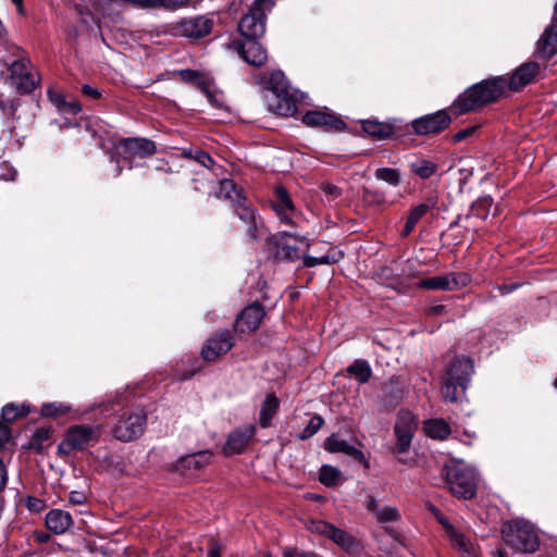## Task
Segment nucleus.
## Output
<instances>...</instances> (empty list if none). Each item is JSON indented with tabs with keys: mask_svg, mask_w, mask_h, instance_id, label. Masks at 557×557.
<instances>
[{
	"mask_svg": "<svg viewBox=\"0 0 557 557\" xmlns=\"http://www.w3.org/2000/svg\"><path fill=\"white\" fill-rule=\"evenodd\" d=\"M435 516H436L437 521L443 525L446 536H448L450 534V530H456V528L441 512L436 511Z\"/></svg>",
	"mask_w": 557,
	"mask_h": 557,
	"instance_id": "nucleus-57",
	"label": "nucleus"
},
{
	"mask_svg": "<svg viewBox=\"0 0 557 557\" xmlns=\"http://www.w3.org/2000/svg\"><path fill=\"white\" fill-rule=\"evenodd\" d=\"M493 199L490 196L480 197L472 203L471 213L480 219H485L488 215Z\"/></svg>",
	"mask_w": 557,
	"mask_h": 557,
	"instance_id": "nucleus-42",
	"label": "nucleus"
},
{
	"mask_svg": "<svg viewBox=\"0 0 557 557\" xmlns=\"http://www.w3.org/2000/svg\"><path fill=\"white\" fill-rule=\"evenodd\" d=\"M435 207V202L428 201L413 207L407 214L406 223L400 232L401 237H407L419 221Z\"/></svg>",
	"mask_w": 557,
	"mask_h": 557,
	"instance_id": "nucleus-28",
	"label": "nucleus"
},
{
	"mask_svg": "<svg viewBox=\"0 0 557 557\" xmlns=\"http://www.w3.org/2000/svg\"><path fill=\"white\" fill-rule=\"evenodd\" d=\"M70 407L62 404H45L41 407V414L45 417H55L66 413Z\"/></svg>",
	"mask_w": 557,
	"mask_h": 557,
	"instance_id": "nucleus-49",
	"label": "nucleus"
},
{
	"mask_svg": "<svg viewBox=\"0 0 557 557\" xmlns=\"http://www.w3.org/2000/svg\"><path fill=\"white\" fill-rule=\"evenodd\" d=\"M275 0H255L249 13L242 17L238 29L245 39H257L265 32V16Z\"/></svg>",
	"mask_w": 557,
	"mask_h": 557,
	"instance_id": "nucleus-4",
	"label": "nucleus"
},
{
	"mask_svg": "<svg viewBox=\"0 0 557 557\" xmlns=\"http://www.w3.org/2000/svg\"><path fill=\"white\" fill-rule=\"evenodd\" d=\"M14 49L16 50L15 54L18 57V59L13 61L9 66L10 76L13 82L23 74L28 73L30 65L29 60L24 57L22 50L18 47H14Z\"/></svg>",
	"mask_w": 557,
	"mask_h": 557,
	"instance_id": "nucleus-36",
	"label": "nucleus"
},
{
	"mask_svg": "<svg viewBox=\"0 0 557 557\" xmlns=\"http://www.w3.org/2000/svg\"><path fill=\"white\" fill-rule=\"evenodd\" d=\"M278 408V399L273 394L267 395L264 398L259 417V423L262 428L270 425L271 419L275 416Z\"/></svg>",
	"mask_w": 557,
	"mask_h": 557,
	"instance_id": "nucleus-32",
	"label": "nucleus"
},
{
	"mask_svg": "<svg viewBox=\"0 0 557 557\" xmlns=\"http://www.w3.org/2000/svg\"><path fill=\"white\" fill-rule=\"evenodd\" d=\"M208 557H221V546L213 540L210 543Z\"/></svg>",
	"mask_w": 557,
	"mask_h": 557,
	"instance_id": "nucleus-61",
	"label": "nucleus"
},
{
	"mask_svg": "<svg viewBox=\"0 0 557 557\" xmlns=\"http://www.w3.org/2000/svg\"><path fill=\"white\" fill-rule=\"evenodd\" d=\"M473 371V361L469 357L457 356L447 364L441 381L446 401L456 403L465 396Z\"/></svg>",
	"mask_w": 557,
	"mask_h": 557,
	"instance_id": "nucleus-2",
	"label": "nucleus"
},
{
	"mask_svg": "<svg viewBox=\"0 0 557 557\" xmlns=\"http://www.w3.org/2000/svg\"><path fill=\"white\" fill-rule=\"evenodd\" d=\"M450 290L460 289L470 283V276L467 273H448Z\"/></svg>",
	"mask_w": 557,
	"mask_h": 557,
	"instance_id": "nucleus-48",
	"label": "nucleus"
},
{
	"mask_svg": "<svg viewBox=\"0 0 557 557\" xmlns=\"http://www.w3.org/2000/svg\"><path fill=\"white\" fill-rule=\"evenodd\" d=\"M0 110L4 115L12 116L15 113V104L13 101H0Z\"/></svg>",
	"mask_w": 557,
	"mask_h": 557,
	"instance_id": "nucleus-56",
	"label": "nucleus"
},
{
	"mask_svg": "<svg viewBox=\"0 0 557 557\" xmlns=\"http://www.w3.org/2000/svg\"><path fill=\"white\" fill-rule=\"evenodd\" d=\"M330 540H332L335 544L342 547L345 550L352 549L355 545V539L348 532L338 529L336 527H332L331 532L329 534Z\"/></svg>",
	"mask_w": 557,
	"mask_h": 557,
	"instance_id": "nucleus-37",
	"label": "nucleus"
},
{
	"mask_svg": "<svg viewBox=\"0 0 557 557\" xmlns=\"http://www.w3.org/2000/svg\"><path fill=\"white\" fill-rule=\"evenodd\" d=\"M450 121L448 113L445 110H440L412 121V129L418 135L437 134L447 128Z\"/></svg>",
	"mask_w": 557,
	"mask_h": 557,
	"instance_id": "nucleus-12",
	"label": "nucleus"
},
{
	"mask_svg": "<svg viewBox=\"0 0 557 557\" xmlns=\"http://www.w3.org/2000/svg\"><path fill=\"white\" fill-rule=\"evenodd\" d=\"M347 373L354 376L359 383L369 382L372 376V369L364 359H356L348 368Z\"/></svg>",
	"mask_w": 557,
	"mask_h": 557,
	"instance_id": "nucleus-33",
	"label": "nucleus"
},
{
	"mask_svg": "<svg viewBox=\"0 0 557 557\" xmlns=\"http://www.w3.org/2000/svg\"><path fill=\"white\" fill-rule=\"evenodd\" d=\"M263 317V307L258 302L251 304L247 306L237 317L235 322V330L240 333L253 332L259 327Z\"/></svg>",
	"mask_w": 557,
	"mask_h": 557,
	"instance_id": "nucleus-19",
	"label": "nucleus"
},
{
	"mask_svg": "<svg viewBox=\"0 0 557 557\" xmlns=\"http://www.w3.org/2000/svg\"><path fill=\"white\" fill-rule=\"evenodd\" d=\"M211 457L212 455L208 450L183 456L173 466V471L184 476H191L208 466Z\"/></svg>",
	"mask_w": 557,
	"mask_h": 557,
	"instance_id": "nucleus-15",
	"label": "nucleus"
},
{
	"mask_svg": "<svg viewBox=\"0 0 557 557\" xmlns=\"http://www.w3.org/2000/svg\"><path fill=\"white\" fill-rule=\"evenodd\" d=\"M363 199L369 206H383L386 203L385 195L380 190H366Z\"/></svg>",
	"mask_w": 557,
	"mask_h": 557,
	"instance_id": "nucleus-51",
	"label": "nucleus"
},
{
	"mask_svg": "<svg viewBox=\"0 0 557 557\" xmlns=\"http://www.w3.org/2000/svg\"><path fill=\"white\" fill-rule=\"evenodd\" d=\"M146 421L147 416L143 409L125 411L113 426L112 433L119 441H133L144 433Z\"/></svg>",
	"mask_w": 557,
	"mask_h": 557,
	"instance_id": "nucleus-7",
	"label": "nucleus"
},
{
	"mask_svg": "<svg viewBox=\"0 0 557 557\" xmlns=\"http://www.w3.org/2000/svg\"><path fill=\"white\" fill-rule=\"evenodd\" d=\"M451 546L459 552L462 557H480L476 544L459 530H450L447 536Z\"/></svg>",
	"mask_w": 557,
	"mask_h": 557,
	"instance_id": "nucleus-26",
	"label": "nucleus"
},
{
	"mask_svg": "<svg viewBox=\"0 0 557 557\" xmlns=\"http://www.w3.org/2000/svg\"><path fill=\"white\" fill-rule=\"evenodd\" d=\"M11 438V431L9 426L0 422V448H2Z\"/></svg>",
	"mask_w": 557,
	"mask_h": 557,
	"instance_id": "nucleus-58",
	"label": "nucleus"
},
{
	"mask_svg": "<svg viewBox=\"0 0 557 557\" xmlns=\"http://www.w3.org/2000/svg\"><path fill=\"white\" fill-rule=\"evenodd\" d=\"M82 92L85 96L90 97L92 99H98L101 96L100 91L97 88L89 86V85H84L82 87Z\"/></svg>",
	"mask_w": 557,
	"mask_h": 557,
	"instance_id": "nucleus-59",
	"label": "nucleus"
},
{
	"mask_svg": "<svg viewBox=\"0 0 557 557\" xmlns=\"http://www.w3.org/2000/svg\"><path fill=\"white\" fill-rule=\"evenodd\" d=\"M233 47L240 57L249 64L260 66L265 63L268 55L263 47L256 39H245V41H234Z\"/></svg>",
	"mask_w": 557,
	"mask_h": 557,
	"instance_id": "nucleus-20",
	"label": "nucleus"
},
{
	"mask_svg": "<svg viewBox=\"0 0 557 557\" xmlns=\"http://www.w3.org/2000/svg\"><path fill=\"white\" fill-rule=\"evenodd\" d=\"M183 75L185 79L194 83L199 89L209 83L200 73L196 71H185Z\"/></svg>",
	"mask_w": 557,
	"mask_h": 557,
	"instance_id": "nucleus-52",
	"label": "nucleus"
},
{
	"mask_svg": "<svg viewBox=\"0 0 557 557\" xmlns=\"http://www.w3.org/2000/svg\"><path fill=\"white\" fill-rule=\"evenodd\" d=\"M278 248L276 258L286 261H296L301 258V252L308 250L310 244L306 237L296 234L282 232L273 236Z\"/></svg>",
	"mask_w": 557,
	"mask_h": 557,
	"instance_id": "nucleus-9",
	"label": "nucleus"
},
{
	"mask_svg": "<svg viewBox=\"0 0 557 557\" xmlns=\"http://www.w3.org/2000/svg\"><path fill=\"white\" fill-rule=\"evenodd\" d=\"M507 89V79L497 76L478 83L468 88L453 103L451 110L456 115L473 111L479 107L497 101Z\"/></svg>",
	"mask_w": 557,
	"mask_h": 557,
	"instance_id": "nucleus-1",
	"label": "nucleus"
},
{
	"mask_svg": "<svg viewBox=\"0 0 557 557\" xmlns=\"http://www.w3.org/2000/svg\"><path fill=\"white\" fill-rule=\"evenodd\" d=\"M269 85L275 98V103H271L274 112L283 116L293 115L296 112V104L288 94L284 73L273 71L269 77Z\"/></svg>",
	"mask_w": 557,
	"mask_h": 557,
	"instance_id": "nucleus-8",
	"label": "nucleus"
},
{
	"mask_svg": "<svg viewBox=\"0 0 557 557\" xmlns=\"http://www.w3.org/2000/svg\"><path fill=\"white\" fill-rule=\"evenodd\" d=\"M416 428L417 421L412 412L408 410L398 412L394 428L398 454L406 453L409 449Z\"/></svg>",
	"mask_w": 557,
	"mask_h": 557,
	"instance_id": "nucleus-10",
	"label": "nucleus"
},
{
	"mask_svg": "<svg viewBox=\"0 0 557 557\" xmlns=\"http://www.w3.org/2000/svg\"><path fill=\"white\" fill-rule=\"evenodd\" d=\"M37 79L34 77V75L28 72L26 74H23L17 79L14 81V84L16 85V88L18 91L23 94H29L32 92L36 86H37Z\"/></svg>",
	"mask_w": 557,
	"mask_h": 557,
	"instance_id": "nucleus-43",
	"label": "nucleus"
},
{
	"mask_svg": "<svg viewBox=\"0 0 557 557\" xmlns=\"http://www.w3.org/2000/svg\"><path fill=\"white\" fill-rule=\"evenodd\" d=\"M70 502L75 505H81L85 502V495L81 492H72L70 494Z\"/></svg>",
	"mask_w": 557,
	"mask_h": 557,
	"instance_id": "nucleus-62",
	"label": "nucleus"
},
{
	"mask_svg": "<svg viewBox=\"0 0 557 557\" xmlns=\"http://www.w3.org/2000/svg\"><path fill=\"white\" fill-rule=\"evenodd\" d=\"M366 509L371 512L377 522H396L400 519V512L395 506H381L372 495H368L364 502Z\"/></svg>",
	"mask_w": 557,
	"mask_h": 557,
	"instance_id": "nucleus-23",
	"label": "nucleus"
},
{
	"mask_svg": "<svg viewBox=\"0 0 557 557\" xmlns=\"http://www.w3.org/2000/svg\"><path fill=\"white\" fill-rule=\"evenodd\" d=\"M324 420L321 416H313L306 428L299 433L298 437L300 440H307L313 436L323 425Z\"/></svg>",
	"mask_w": 557,
	"mask_h": 557,
	"instance_id": "nucleus-45",
	"label": "nucleus"
},
{
	"mask_svg": "<svg viewBox=\"0 0 557 557\" xmlns=\"http://www.w3.org/2000/svg\"><path fill=\"white\" fill-rule=\"evenodd\" d=\"M412 173L419 177L426 180L435 174L437 164L425 159L418 158L409 163Z\"/></svg>",
	"mask_w": 557,
	"mask_h": 557,
	"instance_id": "nucleus-35",
	"label": "nucleus"
},
{
	"mask_svg": "<svg viewBox=\"0 0 557 557\" xmlns=\"http://www.w3.org/2000/svg\"><path fill=\"white\" fill-rule=\"evenodd\" d=\"M475 129H476V127H475V126L467 127V128L460 129L459 132H457V133L453 136V141H454V143H460V141L465 140L466 138H468L469 136H471V135L475 132Z\"/></svg>",
	"mask_w": 557,
	"mask_h": 557,
	"instance_id": "nucleus-54",
	"label": "nucleus"
},
{
	"mask_svg": "<svg viewBox=\"0 0 557 557\" xmlns=\"http://www.w3.org/2000/svg\"><path fill=\"white\" fill-rule=\"evenodd\" d=\"M284 557H301V552H299L298 549H286L284 552Z\"/></svg>",
	"mask_w": 557,
	"mask_h": 557,
	"instance_id": "nucleus-64",
	"label": "nucleus"
},
{
	"mask_svg": "<svg viewBox=\"0 0 557 557\" xmlns=\"http://www.w3.org/2000/svg\"><path fill=\"white\" fill-rule=\"evenodd\" d=\"M341 258L342 253L335 251L332 253L322 255L320 257H313L306 253L302 255L304 265L307 268H313L319 264H333L338 262Z\"/></svg>",
	"mask_w": 557,
	"mask_h": 557,
	"instance_id": "nucleus-38",
	"label": "nucleus"
},
{
	"mask_svg": "<svg viewBox=\"0 0 557 557\" xmlns=\"http://www.w3.org/2000/svg\"><path fill=\"white\" fill-rule=\"evenodd\" d=\"M208 98V101L216 107L222 108L224 104L223 95L220 91H216L212 88L210 82L200 89Z\"/></svg>",
	"mask_w": 557,
	"mask_h": 557,
	"instance_id": "nucleus-46",
	"label": "nucleus"
},
{
	"mask_svg": "<svg viewBox=\"0 0 557 557\" xmlns=\"http://www.w3.org/2000/svg\"><path fill=\"white\" fill-rule=\"evenodd\" d=\"M234 346V338L230 331H221L206 342L201 356L207 361H215Z\"/></svg>",
	"mask_w": 557,
	"mask_h": 557,
	"instance_id": "nucleus-13",
	"label": "nucleus"
},
{
	"mask_svg": "<svg viewBox=\"0 0 557 557\" xmlns=\"http://www.w3.org/2000/svg\"><path fill=\"white\" fill-rule=\"evenodd\" d=\"M374 176L379 181H383L391 186H398L400 184V172L393 168H379L374 172Z\"/></svg>",
	"mask_w": 557,
	"mask_h": 557,
	"instance_id": "nucleus-40",
	"label": "nucleus"
},
{
	"mask_svg": "<svg viewBox=\"0 0 557 557\" xmlns=\"http://www.w3.org/2000/svg\"><path fill=\"white\" fill-rule=\"evenodd\" d=\"M341 472L332 467L324 465L320 469L319 480L326 486H334L339 482Z\"/></svg>",
	"mask_w": 557,
	"mask_h": 557,
	"instance_id": "nucleus-41",
	"label": "nucleus"
},
{
	"mask_svg": "<svg viewBox=\"0 0 557 557\" xmlns=\"http://www.w3.org/2000/svg\"><path fill=\"white\" fill-rule=\"evenodd\" d=\"M272 208L281 224L288 226L296 225L297 210L285 187H275Z\"/></svg>",
	"mask_w": 557,
	"mask_h": 557,
	"instance_id": "nucleus-11",
	"label": "nucleus"
},
{
	"mask_svg": "<svg viewBox=\"0 0 557 557\" xmlns=\"http://www.w3.org/2000/svg\"><path fill=\"white\" fill-rule=\"evenodd\" d=\"M502 534L505 543L515 552L532 554L539 549L540 541L532 523L515 519L504 524Z\"/></svg>",
	"mask_w": 557,
	"mask_h": 557,
	"instance_id": "nucleus-3",
	"label": "nucleus"
},
{
	"mask_svg": "<svg viewBox=\"0 0 557 557\" xmlns=\"http://www.w3.org/2000/svg\"><path fill=\"white\" fill-rule=\"evenodd\" d=\"M256 428L252 424H246L234 430L227 437L224 445L225 455L240 454L255 436Z\"/></svg>",
	"mask_w": 557,
	"mask_h": 557,
	"instance_id": "nucleus-18",
	"label": "nucleus"
},
{
	"mask_svg": "<svg viewBox=\"0 0 557 557\" xmlns=\"http://www.w3.org/2000/svg\"><path fill=\"white\" fill-rule=\"evenodd\" d=\"M362 129L379 139H385L393 135V127L389 124L381 123L377 121H364L362 123Z\"/></svg>",
	"mask_w": 557,
	"mask_h": 557,
	"instance_id": "nucleus-34",
	"label": "nucleus"
},
{
	"mask_svg": "<svg viewBox=\"0 0 557 557\" xmlns=\"http://www.w3.org/2000/svg\"><path fill=\"white\" fill-rule=\"evenodd\" d=\"M188 0H161L160 7L164 8H178L186 4Z\"/></svg>",
	"mask_w": 557,
	"mask_h": 557,
	"instance_id": "nucleus-60",
	"label": "nucleus"
},
{
	"mask_svg": "<svg viewBox=\"0 0 557 557\" xmlns=\"http://www.w3.org/2000/svg\"><path fill=\"white\" fill-rule=\"evenodd\" d=\"M216 197L220 199L230 200L233 205L244 201L245 196L239 190L232 180H223L220 182Z\"/></svg>",
	"mask_w": 557,
	"mask_h": 557,
	"instance_id": "nucleus-30",
	"label": "nucleus"
},
{
	"mask_svg": "<svg viewBox=\"0 0 557 557\" xmlns=\"http://www.w3.org/2000/svg\"><path fill=\"white\" fill-rule=\"evenodd\" d=\"M185 157L191 158L198 163H200L202 166L210 169L213 166L214 161L213 159L205 151L197 150L195 153H193L191 150H184L183 153Z\"/></svg>",
	"mask_w": 557,
	"mask_h": 557,
	"instance_id": "nucleus-47",
	"label": "nucleus"
},
{
	"mask_svg": "<svg viewBox=\"0 0 557 557\" xmlns=\"http://www.w3.org/2000/svg\"><path fill=\"white\" fill-rule=\"evenodd\" d=\"M213 22L207 16L184 18L177 24V33L187 38H201L212 29Z\"/></svg>",
	"mask_w": 557,
	"mask_h": 557,
	"instance_id": "nucleus-17",
	"label": "nucleus"
},
{
	"mask_svg": "<svg viewBox=\"0 0 557 557\" xmlns=\"http://www.w3.org/2000/svg\"><path fill=\"white\" fill-rule=\"evenodd\" d=\"M537 53L549 59L557 53V22L552 20V24L545 28L537 41Z\"/></svg>",
	"mask_w": 557,
	"mask_h": 557,
	"instance_id": "nucleus-25",
	"label": "nucleus"
},
{
	"mask_svg": "<svg viewBox=\"0 0 557 557\" xmlns=\"http://www.w3.org/2000/svg\"><path fill=\"white\" fill-rule=\"evenodd\" d=\"M45 522L47 529L57 535L64 534L74 523L71 513L62 509L50 510Z\"/></svg>",
	"mask_w": 557,
	"mask_h": 557,
	"instance_id": "nucleus-24",
	"label": "nucleus"
},
{
	"mask_svg": "<svg viewBox=\"0 0 557 557\" xmlns=\"http://www.w3.org/2000/svg\"><path fill=\"white\" fill-rule=\"evenodd\" d=\"M321 189L326 196L331 197L332 199H335L342 195L341 188L331 183H323L321 185Z\"/></svg>",
	"mask_w": 557,
	"mask_h": 557,
	"instance_id": "nucleus-53",
	"label": "nucleus"
},
{
	"mask_svg": "<svg viewBox=\"0 0 557 557\" xmlns=\"http://www.w3.org/2000/svg\"><path fill=\"white\" fill-rule=\"evenodd\" d=\"M418 287L425 289L450 290L448 274L420 280Z\"/></svg>",
	"mask_w": 557,
	"mask_h": 557,
	"instance_id": "nucleus-39",
	"label": "nucleus"
},
{
	"mask_svg": "<svg viewBox=\"0 0 557 557\" xmlns=\"http://www.w3.org/2000/svg\"><path fill=\"white\" fill-rule=\"evenodd\" d=\"M540 73L541 65L537 62H524L507 79V88L511 91H520L527 85L533 83Z\"/></svg>",
	"mask_w": 557,
	"mask_h": 557,
	"instance_id": "nucleus-14",
	"label": "nucleus"
},
{
	"mask_svg": "<svg viewBox=\"0 0 557 557\" xmlns=\"http://www.w3.org/2000/svg\"><path fill=\"white\" fill-rule=\"evenodd\" d=\"M28 410L23 406L18 407L13 404L5 405L1 410V418L7 422H12L18 417H24Z\"/></svg>",
	"mask_w": 557,
	"mask_h": 557,
	"instance_id": "nucleus-44",
	"label": "nucleus"
},
{
	"mask_svg": "<svg viewBox=\"0 0 557 557\" xmlns=\"http://www.w3.org/2000/svg\"><path fill=\"white\" fill-rule=\"evenodd\" d=\"M100 437V429L98 426L78 424L70 428L63 441L59 444V451L70 455L74 450H84L96 444Z\"/></svg>",
	"mask_w": 557,
	"mask_h": 557,
	"instance_id": "nucleus-6",
	"label": "nucleus"
},
{
	"mask_svg": "<svg viewBox=\"0 0 557 557\" xmlns=\"http://www.w3.org/2000/svg\"><path fill=\"white\" fill-rule=\"evenodd\" d=\"M333 524L322 521V520H312L308 523V530L312 533H317L329 537Z\"/></svg>",
	"mask_w": 557,
	"mask_h": 557,
	"instance_id": "nucleus-50",
	"label": "nucleus"
},
{
	"mask_svg": "<svg viewBox=\"0 0 557 557\" xmlns=\"http://www.w3.org/2000/svg\"><path fill=\"white\" fill-rule=\"evenodd\" d=\"M119 147L123 152L137 158H147L157 152L156 144L143 137L124 138L120 141Z\"/></svg>",
	"mask_w": 557,
	"mask_h": 557,
	"instance_id": "nucleus-21",
	"label": "nucleus"
},
{
	"mask_svg": "<svg viewBox=\"0 0 557 557\" xmlns=\"http://www.w3.org/2000/svg\"><path fill=\"white\" fill-rule=\"evenodd\" d=\"M48 97L60 113L76 115L82 110L77 101H66L65 97L59 91L50 89L48 90Z\"/></svg>",
	"mask_w": 557,
	"mask_h": 557,
	"instance_id": "nucleus-29",
	"label": "nucleus"
},
{
	"mask_svg": "<svg viewBox=\"0 0 557 557\" xmlns=\"http://www.w3.org/2000/svg\"><path fill=\"white\" fill-rule=\"evenodd\" d=\"M324 448L330 453H343L360 462L366 460L364 455L360 449L350 445L347 441L339 438L335 434H332L326 438Z\"/></svg>",
	"mask_w": 557,
	"mask_h": 557,
	"instance_id": "nucleus-27",
	"label": "nucleus"
},
{
	"mask_svg": "<svg viewBox=\"0 0 557 557\" xmlns=\"http://www.w3.org/2000/svg\"><path fill=\"white\" fill-rule=\"evenodd\" d=\"M446 484L451 493L463 499H471L476 493V476L473 469L454 465L446 469Z\"/></svg>",
	"mask_w": 557,
	"mask_h": 557,
	"instance_id": "nucleus-5",
	"label": "nucleus"
},
{
	"mask_svg": "<svg viewBox=\"0 0 557 557\" xmlns=\"http://www.w3.org/2000/svg\"><path fill=\"white\" fill-rule=\"evenodd\" d=\"M235 207L236 215L246 224V235L250 240H258L261 236L262 222L258 219L256 209L251 205L246 203V199L240 201Z\"/></svg>",
	"mask_w": 557,
	"mask_h": 557,
	"instance_id": "nucleus-16",
	"label": "nucleus"
},
{
	"mask_svg": "<svg viewBox=\"0 0 557 557\" xmlns=\"http://www.w3.org/2000/svg\"><path fill=\"white\" fill-rule=\"evenodd\" d=\"M44 507H45V503L41 499H38L35 497H29L27 499V508L30 511L39 512L44 509Z\"/></svg>",
	"mask_w": 557,
	"mask_h": 557,
	"instance_id": "nucleus-55",
	"label": "nucleus"
},
{
	"mask_svg": "<svg viewBox=\"0 0 557 557\" xmlns=\"http://www.w3.org/2000/svg\"><path fill=\"white\" fill-rule=\"evenodd\" d=\"M7 483V470L3 461L0 459V492L4 488Z\"/></svg>",
	"mask_w": 557,
	"mask_h": 557,
	"instance_id": "nucleus-63",
	"label": "nucleus"
},
{
	"mask_svg": "<svg viewBox=\"0 0 557 557\" xmlns=\"http://www.w3.org/2000/svg\"><path fill=\"white\" fill-rule=\"evenodd\" d=\"M425 433L435 440H445L451 432L449 424L444 419H432L424 423Z\"/></svg>",
	"mask_w": 557,
	"mask_h": 557,
	"instance_id": "nucleus-31",
	"label": "nucleus"
},
{
	"mask_svg": "<svg viewBox=\"0 0 557 557\" xmlns=\"http://www.w3.org/2000/svg\"><path fill=\"white\" fill-rule=\"evenodd\" d=\"M302 122L307 126H321L325 129L341 131L345 123L335 114L324 111H308L302 116Z\"/></svg>",
	"mask_w": 557,
	"mask_h": 557,
	"instance_id": "nucleus-22",
	"label": "nucleus"
}]
</instances>
